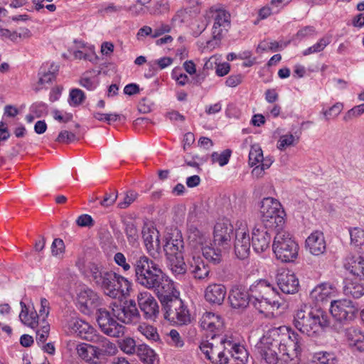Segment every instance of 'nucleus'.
I'll list each match as a JSON object with an SVG mask.
<instances>
[{
	"label": "nucleus",
	"instance_id": "f257e3e1",
	"mask_svg": "<svg viewBox=\"0 0 364 364\" xmlns=\"http://www.w3.org/2000/svg\"><path fill=\"white\" fill-rule=\"evenodd\" d=\"M132 263L135 282L143 287L153 290L159 299L173 289V282L164 272L159 264L144 255L135 257Z\"/></svg>",
	"mask_w": 364,
	"mask_h": 364
},
{
	"label": "nucleus",
	"instance_id": "f03ea898",
	"mask_svg": "<svg viewBox=\"0 0 364 364\" xmlns=\"http://www.w3.org/2000/svg\"><path fill=\"white\" fill-rule=\"evenodd\" d=\"M186 237L188 246L193 253H202L210 262L218 264L222 261V250L215 248L210 232L201 224L196 213L188 214L186 223Z\"/></svg>",
	"mask_w": 364,
	"mask_h": 364
},
{
	"label": "nucleus",
	"instance_id": "7ed1b4c3",
	"mask_svg": "<svg viewBox=\"0 0 364 364\" xmlns=\"http://www.w3.org/2000/svg\"><path fill=\"white\" fill-rule=\"evenodd\" d=\"M293 324L301 333L309 337H316L323 328L331 324L327 312L321 308H314L303 304L294 315Z\"/></svg>",
	"mask_w": 364,
	"mask_h": 364
},
{
	"label": "nucleus",
	"instance_id": "20e7f679",
	"mask_svg": "<svg viewBox=\"0 0 364 364\" xmlns=\"http://www.w3.org/2000/svg\"><path fill=\"white\" fill-rule=\"evenodd\" d=\"M88 273L90 279L112 298L128 294L132 288V283L128 279L95 264L89 265Z\"/></svg>",
	"mask_w": 364,
	"mask_h": 364
},
{
	"label": "nucleus",
	"instance_id": "39448f33",
	"mask_svg": "<svg viewBox=\"0 0 364 364\" xmlns=\"http://www.w3.org/2000/svg\"><path fill=\"white\" fill-rule=\"evenodd\" d=\"M180 293L174 287L170 294L159 299L164 311V318L176 325H187L191 321L189 310L179 298Z\"/></svg>",
	"mask_w": 364,
	"mask_h": 364
},
{
	"label": "nucleus",
	"instance_id": "423d86ee",
	"mask_svg": "<svg viewBox=\"0 0 364 364\" xmlns=\"http://www.w3.org/2000/svg\"><path fill=\"white\" fill-rule=\"evenodd\" d=\"M279 339V351L282 354V360L286 364L291 361H298L301 351L302 342L300 336L291 328L281 326L276 329Z\"/></svg>",
	"mask_w": 364,
	"mask_h": 364
},
{
	"label": "nucleus",
	"instance_id": "0eeeda50",
	"mask_svg": "<svg viewBox=\"0 0 364 364\" xmlns=\"http://www.w3.org/2000/svg\"><path fill=\"white\" fill-rule=\"evenodd\" d=\"M260 213L261 223L259 225L275 233L282 231L286 213L277 200L272 198H264L261 202Z\"/></svg>",
	"mask_w": 364,
	"mask_h": 364
},
{
	"label": "nucleus",
	"instance_id": "6e6552de",
	"mask_svg": "<svg viewBox=\"0 0 364 364\" xmlns=\"http://www.w3.org/2000/svg\"><path fill=\"white\" fill-rule=\"evenodd\" d=\"M249 291L252 304L260 313H264L269 306L279 307V301L276 300L278 294L277 289L267 280L256 281L250 286Z\"/></svg>",
	"mask_w": 364,
	"mask_h": 364
},
{
	"label": "nucleus",
	"instance_id": "1a4fd4ad",
	"mask_svg": "<svg viewBox=\"0 0 364 364\" xmlns=\"http://www.w3.org/2000/svg\"><path fill=\"white\" fill-rule=\"evenodd\" d=\"M299 248V245L289 232L282 231L276 233L272 250L278 260L282 262H294L298 257Z\"/></svg>",
	"mask_w": 364,
	"mask_h": 364
},
{
	"label": "nucleus",
	"instance_id": "9d476101",
	"mask_svg": "<svg viewBox=\"0 0 364 364\" xmlns=\"http://www.w3.org/2000/svg\"><path fill=\"white\" fill-rule=\"evenodd\" d=\"M113 316L120 322L131 325L137 323L141 318L135 301L130 299L122 303L114 301L110 304Z\"/></svg>",
	"mask_w": 364,
	"mask_h": 364
},
{
	"label": "nucleus",
	"instance_id": "9b49d317",
	"mask_svg": "<svg viewBox=\"0 0 364 364\" xmlns=\"http://www.w3.org/2000/svg\"><path fill=\"white\" fill-rule=\"evenodd\" d=\"M330 312L338 322L348 323L353 321L358 314V308L349 299L331 301Z\"/></svg>",
	"mask_w": 364,
	"mask_h": 364
},
{
	"label": "nucleus",
	"instance_id": "f8f14e48",
	"mask_svg": "<svg viewBox=\"0 0 364 364\" xmlns=\"http://www.w3.org/2000/svg\"><path fill=\"white\" fill-rule=\"evenodd\" d=\"M230 28V14L225 10L216 9L212 28L213 38L207 41V47L213 49L218 46Z\"/></svg>",
	"mask_w": 364,
	"mask_h": 364
},
{
	"label": "nucleus",
	"instance_id": "ddd939ff",
	"mask_svg": "<svg viewBox=\"0 0 364 364\" xmlns=\"http://www.w3.org/2000/svg\"><path fill=\"white\" fill-rule=\"evenodd\" d=\"M96 315L99 327L105 334L116 338L124 335L125 327L112 317L108 310L100 308L97 309Z\"/></svg>",
	"mask_w": 364,
	"mask_h": 364
},
{
	"label": "nucleus",
	"instance_id": "4468645a",
	"mask_svg": "<svg viewBox=\"0 0 364 364\" xmlns=\"http://www.w3.org/2000/svg\"><path fill=\"white\" fill-rule=\"evenodd\" d=\"M200 326L206 331V338L215 340L223 333L224 322L220 315L212 312H205L200 319Z\"/></svg>",
	"mask_w": 364,
	"mask_h": 364
},
{
	"label": "nucleus",
	"instance_id": "2eb2a0df",
	"mask_svg": "<svg viewBox=\"0 0 364 364\" xmlns=\"http://www.w3.org/2000/svg\"><path fill=\"white\" fill-rule=\"evenodd\" d=\"M233 234V226L228 220L218 222L214 227L213 246L215 248L226 249Z\"/></svg>",
	"mask_w": 364,
	"mask_h": 364
},
{
	"label": "nucleus",
	"instance_id": "dca6fc26",
	"mask_svg": "<svg viewBox=\"0 0 364 364\" xmlns=\"http://www.w3.org/2000/svg\"><path fill=\"white\" fill-rule=\"evenodd\" d=\"M137 303L147 320L155 321L159 314V306L156 299L149 292H140L137 295Z\"/></svg>",
	"mask_w": 364,
	"mask_h": 364
},
{
	"label": "nucleus",
	"instance_id": "f3484780",
	"mask_svg": "<svg viewBox=\"0 0 364 364\" xmlns=\"http://www.w3.org/2000/svg\"><path fill=\"white\" fill-rule=\"evenodd\" d=\"M200 253H191L187 259L188 271L196 279L207 280L210 276V269L206 264Z\"/></svg>",
	"mask_w": 364,
	"mask_h": 364
},
{
	"label": "nucleus",
	"instance_id": "a211bd4d",
	"mask_svg": "<svg viewBox=\"0 0 364 364\" xmlns=\"http://www.w3.org/2000/svg\"><path fill=\"white\" fill-rule=\"evenodd\" d=\"M272 232L264 226L255 225L252 233V245L256 252L262 253L269 247Z\"/></svg>",
	"mask_w": 364,
	"mask_h": 364
},
{
	"label": "nucleus",
	"instance_id": "6ab92c4d",
	"mask_svg": "<svg viewBox=\"0 0 364 364\" xmlns=\"http://www.w3.org/2000/svg\"><path fill=\"white\" fill-rule=\"evenodd\" d=\"M228 299L233 309H245L252 299L250 291H246L242 287L235 286L230 291Z\"/></svg>",
	"mask_w": 364,
	"mask_h": 364
},
{
	"label": "nucleus",
	"instance_id": "aec40b11",
	"mask_svg": "<svg viewBox=\"0 0 364 364\" xmlns=\"http://www.w3.org/2000/svg\"><path fill=\"white\" fill-rule=\"evenodd\" d=\"M277 282L281 291L287 294H293L298 291L299 280L290 271L284 270L277 275Z\"/></svg>",
	"mask_w": 364,
	"mask_h": 364
},
{
	"label": "nucleus",
	"instance_id": "412c9836",
	"mask_svg": "<svg viewBox=\"0 0 364 364\" xmlns=\"http://www.w3.org/2000/svg\"><path fill=\"white\" fill-rule=\"evenodd\" d=\"M250 252V237L245 229H239L235 232V252L237 258H247Z\"/></svg>",
	"mask_w": 364,
	"mask_h": 364
},
{
	"label": "nucleus",
	"instance_id": "4be33fe9",
	"mask_svg": "<svg viewBox=\"0 0 364 364\" xmlns=\"http://www.w3.org/2000/svg\"><path fill=\"white\" fill-rule=\"evenodd\" d=\"M183 250L184 242L180 231L177 230L175 235L172 233L171 236L166 238L164 250L167 257L183 255Z\"/></svg>",
	"mask_w": 364,
	"mask_h": 364
},
{
	"label": "nucleus",
	"instance_id": "5701e85b",
	"mask_svg": "<svg viewBox=\"0 0 364 364\" xmlns=\"http://www.w3.org/2000/svg\"><path fill=\"white\" fill-rule=\"evenodd\" d=\"M59 71V65L52 63L50 64H43L38 70L39 77L38 85L34 88L36 92L39 91L42 87L41 85L51 83L55 80Z\"/></svg>",
	"mask_w": 364,
	"mask_h": 364
},
{
	"label": "nucleus",
	"instance_id": "b1692460",
	"mask_svg": "<svg viewBox=\"0 0 364 364\" xmlns=\"http://www.w3.org/2000/svg\"><path fill=\"white\" fill-rule=\"evenodd\" d=\"M227 293L226 287L222 284H209L205 289V299L210 304L221 305Z\"/></svg>",
	"mask_w": 364,
	"mask_h": 364
},
{
	"label": "nucleus",
	"instance_id": "393cba45",
	"mask_svg": "<svg viewBox=\"0 0 364 364\" xmlns=\"http://www.w3.org/2000/svg\"><path fill=\"white\" fill-rule=\"evenodd\" d=\"M306 246L309 252L316 256L323 254L326 251V242L322 232L315 231L306 240Z\"/></svg>",
	"mask_w": 364,
	"mask_h": 364
},
{
	"label": "nucleus",
	"instance_id": "a878e982",
	"mask_svg": "<svg viewBox=\"0 0 364 364\" xmlns=\"http://www.w3.org/2000/svg\"><path fill=\"white\" fill-rule=\"evenodd\" d=\"M95 350H96L97 359L104 355H114L117 350L115 344L102 336H95L92 339Z\"/></svg>",
	"mask_w": 364,
	"mask_h": 364
},
{
	"label": "nucleus",
	"instance_id": "bb28decb",
	"mask_svg": "<svg viewBox=\"0 0 364 364\" xmlns=\"http://www.w3.org/2000/svg\"><path fill=\"white\" fill-rule=\"evenodd\" d=\"M345 268L352 274L364 279V258L361 256H350L346 258Z\"/></svg>",
	"mask_w": 364,
	"mask_h": 364
},
{
	"label": "nucleus",
	"instance_id": "cd10ccee",
	"mask_svg": "<svg viewBox=\"0 0 364 364\" xmlns=\"http://www.w3.org/2000/svg\"><path fill=\"white\" fill-rule=\"evenodd\" d=\"M348 345L359 351H364V333L360 329L351 327L346 331Z\"/></svg>",
	"mask_w": 364,
	"mask_h": 364
},
{
	"label": "nucleus",
	"instance_id": "c85d7f7f",
	"mask_svg": "<svg viewBox=\"0 0 364 364\" xmlns=\"http://www.w3.org/2000/svg\"><path fill=\"white\" fill-rule=\"evenodd\" d=\"M142 238L146 250L151 253L152 251H157L160 248V240L159 232L150 228L144 229L141 232Z\"/></svg>",
	"mask_w": 364,
	"mask_h": 364
},
{
	"label": "nucleus",
	"instance_id": "c756f323",
	"mask_svg": "<svg viewBox=\"0 0 364 364\" xmlns=\"http://www.w3.org/2000/svg\"><path fill=\"white\" fill-rule=\"evenodd\" d=\"M77 300L81 307H84L87 311L95 308L99 304V296L91 289L81 291L78 294Z\"/></svg>",
	"mask_w": 364,
	"mask_h": 364
},
{
	"label": "nucleus",
	"instance_id": "7c9ffc66",
	"mask_svg": "<svg viewBox=\"0 0 364 364\" xmlns=\"http://www.w3.org/2000/svg\"><path fill=\"white\" fill-rule=\"evenodd\" d=\"M343 294L354 299H359L364 295V285L356 279H347L343 287Z\"/></svg>",
	"mask_w": 364,
	"mask_h": 364
},
{
	"label": "nucleus",
	"instance_id": "2f4dec72",
	"mask_svg": "<svg viewBox=\"0 0 364 364\" xmlns=\"http://www.w3.org/2000/svg\"><path fill=\"white\" fill-rule=\"evenodd\" d=\"M169 260V268L175 276L183 275L188 271V264L183 261V255L167 257Z\"/></svg>",
	"mask_w": 364,
	"mask_h": 364
},
{
	"label": "nucleus",
	"instance_id": "473e14b6",
	"mask_svg": "<svg viewBox=\"0 0 364 364\" xmlns=\"http://www.w3.org/2000/svg\"><path fill=\"white\" fill-rule=\"evenodd\" d=\"M136 354L144 364H156L158 362L154 350L146 344L139 345Z\"/></svg>",
	"mask_w": 364,
	"mask_h": 364
},
{
	"label": "nucleus",
	"instance_id": "72a5a7b5",
	"mask_svg": "<svg viewBox=\"0 0 364 364\" xmlns=\"http://www.w3.org/2000/svg\"><path fill=\"white\" fill-rule=\"evenodd\" d=\"M332 293V285L329 283H322L317 285L310 293L311 299L316 301L323 302Z\"/></svg>",
	"mask_w": 364,
	"mask_h": 364
},
{
	"label": "nucleus",
	"instance_id": "f704fd0d",
	"mask_svg": "<svg viewBox=\"0 0 364 364\" xmlns=\"http://www.w3.org/2000/svg\"><path fill=\"white\" fill-rule=\"evenodd\" d=\"M20 305L21 307V311L19 314V318L21 321L28 326L31 327L32 328H35L38 321V315L36 311L31 312L30 314V318H27V306L23 301L20 302Z\"/></svg>",
	"mask_w": 364,
	"mask_h": 364
},
{
	"label": "nucleus",
	"instance_id": "c9c22d12",
	"mask_svg": "<svg viewBox=\"0 0 364 364\" xmlns=\"http://www.w3.org/2000/svg\"><path fill=\"white\" fill-rule=\"evenodd\" d=\"M76 350L78 355L87 362H92L95 358H97L96 350L93 345L82 343L77 346Z\"/></svg>",
	"mask_w": 364,
	"mask_h": 364
},
{
	"label": "nucleus",
	"instance_id": "e433bc0d",
	"mask_svg": "<svg viewBox=\"0 0 364 364\" xmlns=\"http://www.w3.org/2000/svg\"><path fill=\"white\" fill-rule=\"evenodd\" d=\"M200 349L205 355V358L211 362L213 361L215 358L218 355V352L221 350L220 346H215V344L213 342H210L209 340L203 341L200 343Z\"/></svg>",
	"mask_w": 364,
	"mask_h": 364
},
{
	"label": "nucleus",
	"instance_id": "4c0bfd02",
	"mask_svg": "<svg viewBox=\"0 0 364 364\" xmlns=\"http://www.w3.org/2000/svg\"><path fill=\"white\" fill-rule=\"evenodd\" d=\"M124 225L128 242L133 246L135 245L139 237L136 225L133 221H125Z\"/></svg>",
	"mask_w": 364,
	"mask_h": 364
},
{
	"label": "nucleus",
	"instance_id": "58836bf2",
	"mask_svg": "<svg viewBox=\"0 0 364 364\" xmlns=\"http://www.w3.org/2000/svg\"><path fill=\"white\" fill-rule=\"evenodd\" d=\"M70 328L73 333L85 339H87V333L89 330H92L89 323L82 320L71 321Z\"/></svg>",
	"mask_w": 364,
	"mask_h": 364
},
{
	"label": "nucleus",
	"instance_id": "ea45409f",
	"mask_svg": "<svg viewBox=\"0 0 364 364\" xmlns=\"http://www.w3.org/2000/svg\"><path fill=\"white\" fill-rule=\"evenodd\" d=\"M313 362L316 364H336V358L333 353L321 351L314 353Z\"/></svg>",
	"mask_w": 364,
	"mask_h": 364
},
{
	"label": "nucleus",
	"instance_id": "a19ab883",
	"mask_svg": "<svg viewBox=\"0 0 364 364\" xmlns=\"http://www.w3.org/2000/svg\"><path fill=\"white\" fill-rule=\"evenodd\" d=\"M351 244L355 247H360L364 253V230L360 228H354L350 230Z\"/></svg>",
	"mask_w": 364,
	"mask_h": 364
},
{
	"label": "nucleus",
	"instance_id": "79ce46f5",
	"mask_svg": "<svg viewBox=\"0 0 364 364\" xmlns=\"http://www.w3.org/2000/svg\"><path fill=\"white\" fill-rule=\"evenodd\" d=\"M331 43V38L325 36L321 38L314 46L308 48L303 51L304 55H308L312 53H318L324 50V48Z\"/></svg>",
	"mask_w": 364,
	"mask_h": 364
},
{
	"label": "nucleus",
	"instance_id": "37998d69",
	"mask_svg": "<svg viewBox=\"0 0 364 364\" xmlns=\"http://www.w3.org/2000/svg\"><path fill=\"white\" fill-rule=\"evenodd\" d=\"M138 331L143 334L146 338L156 341L159 339V336L156 328L153 326L141 323L138 326Z\"/></svg>",
	"mask_w": 364,
	"mask_h": 364
},
{
	"label": "nucleus",
	"instance_id": "c03bdc74",
	"mask_svg": "<svg viewBox=\"0 0 364 364\" xmlns=\"http://www.w3.org/2000/svg\"><path fill=\"white\" fill-rule=\"evenodd\" d=\"M119 346L124 353L131 355L136 353L138 346L133 338L127 337L119 342Z\"/></svg>",
	"mask_w": 364,
	"mask_h": 364
},
{
	"label": "nucleus",
	"instance_id": "a18cd8bd",
	"mask_svg": "<svg viewBox=\"0 0 364 364\" xmlns=\"http://www.w3.org/2000/svg\"><path fill=\"white\" fill-rule=\"evenodd\" d=\"M262 159L263 152L261 147L257 144L252 145L249 153V165L250 166L257 165Z\"/></svg>",
	"mask_w": 364,
	"mask_h": 364
},
{
	"label": "nucleus",
	"instance_id": "49530a36",
	"mask_svg": "<svg viewBox=\"0 0 364 364\" xmlns=\"http://www.w3.org/2000/svg\"><path fill=\"white\" fill-rule=\"evenodd\" d=\"M85 99L83 91L78 88L72 89L69 94V104L73 107L81 105Z\"/></svg>",
	"mask_w": 364,
	"mask_h": 364
},
{
	"label": "nucleus",
	"instance_id": "de8ad7c7",
	"mask_svg": "<svg viewBox=\"0 0 364 364\" xmlns=\"http://www.w3.org/2000/svg\"><path fill=\"white\" fill-rule=\"evenodd\" d=\"M232 151L230 149H225L222 153L213 152L211 154V159L213 163H218L220 166L226 165L231 156Z\"/></svg>",
	"mask_w": 364,
	"mask_h": 364
},
{
	"label": "nucleus",
	"instance_id": "09e8293b",
	"mask_svg": "<svg viewBox=\"0 0 364 364\" xmlns=\"http://www.w3.org/2000/svg\"><path fill=\"white\" fill-rule=\"evenodd\" d=\"M230 357L240 361L242 363H245L248 359L247 351L243 346L237 343L230 354Z\"/></svg>",
	"mask_w": 364,
	"mask_h": 364
},
{
	"label": "nucleus",
	"instance_id": "8fccbe9b",
	"mask_svg": "<svg viewBox=\"0 0 364 364\" xmlns=\"http://www.w3.org/2000/svg\"><path fill=\"white\" fill-rule=\"evenodd\" d=\"M298 141L299 138L296 139L291 134L282 135L278 141L277 148L279 150H284L287 146H294Z\"/></svg>",
	"mask_w": 364,
	"mask_h": 364
},
{
	"label": "nucleus",
	"instance_id": "3c124183",
	"mask_svg": "<svg viewBox=\"0 0 364 364\" xmlns=\"http://www.w3.org/2000/svg\"><path fill=\"white\" fill-rule=\"evenodd\" d=\"M237 343L235 342L232 340V336L222 337L220 340V349L223 351L226 352L228 354H231L232 351L235 348V346L237 345Z\"/></svg>",
	"mask_w": 364,
	"mask_h": 364
},
{
	"label": "nucleus",
	"instance_id": "603ef678",
	"mask_svg": "<svg viewBox=\"0 0 364 364\" xmlns=\"http://www.w3.org/2000/svg\"><path fill=\"white\" fill-rule=\"evenodd\" d=\"M138 193L133 190H129L126 193L123 201L119 202L117 205L120 209H125L128 208L138 197Z\"/></svg>",
	"mask_w": 364,
	"mask_h": 364
},
{
	"label": "nucleus",
	"instance_id": "864d4df0",
	"mask_svg": "<svg viewBox=\"0 0 364 364\" xmlns=\"http://www.w3.org/2000/svg\"><path fill=\"white\" fill-rule=\"evenodd\" d=\"M364 113V103L355 106L352 109H349L346 114L343 116V120L348 122L353 118L358 117Z\"/></svg>",
	"mask_w": 364,
	"mask_h": 364
},
{
	"label": "nucleus",
	"instance_id": "5fc2aeb1",
	"mask_svg": "<svg viewBox=\"0 0 364 364\" xmlns=\"http://www.w3.org/2000/svg\"><path fill=\"white\" fill-rule=\"evenodd\" d=\"M343 105L341 102H336L332 107H331L328 109L324 110L323 112V114L324 115L326 120H328L330 118L336 117L343 110Z\"/></svg>",
	"mask_w": 364,
	"mask_h": 364
},
{
	"label": "nucleus",
	"instance_id": "6e6d98bb",
	"mask_svg": "<svg viewBox=\"0 0 364 364\" xmlns=\"http://www.w3.org/2000/svg\"><path fill=\"white\" fill-rule=\"evenodd\" d=\"M114 262L121 267L124 272H128L131 269L132 267L127 262L126 257L122 252H117L114 256Z\"/></svg>",
	"mask_w": 364,
	"mask_h": 364
},
{
	"label": "nucleus",
	"instance_id": "4d7b16f0",
	"mask_svg": "<svg viewBox=\"0 0 364 364\" xmlns=\"http://www.w3.org/2000/svg\"><path fill=\"white\" fill-rule=\"evenodd\" d=\"M75 139L76 135L74 133L67 130H63L59 133L55 141L58 143L69 144L74 141Z\"/></svg>",
	"mask_w": 364,
	"mask_h": 364
},
{
	"label": "nucleus",
	"instance_id": "13d9d810",
	"mask_svg": "<svg viewBox=\"0 0 364 364\" xmlns=\"http://www.w3.org/2000/svg\"><path fill=\"white\" fill-rule=\"evenodd\" d=\"M31 110L35 114L36 117H41L48 113V106L43 102H36L31 107Z\"/></svg>",
	"mask_w": 364,
	"mask_h": 364
},
{
	"label": "nucleus",
	"instance_id": "bf43d9fd",
	"mask_svg": "<svg viewBox=\"0 0 364 364\" xmlns=\"http://www.w3.org/2000/svg\"><path fill=\"white\" fill-rule=\"evenodd\" d=\"M50 326L46 323L43 326L40 330L36 331V342L38 344H43L47 340L49 336Z\"/></svg>",
	"mask_w": 364,
	"mask_h": 364
},
{
	"label": "nucleus",
	"instance_id": "052dcab7",
	"mask_svg": "<svg viewBox=\"0 0 364 364\" xmlns=\"http://www.w3.org/2000/svg\"><path fill=\"white\" fill-rule=\"evenodd\" d=\"M317 34V32L316 31V28L312 26H306L304 28L299 29L298 32L296 33V37L299 39H303L306 37H311L316 36Z\"/></svg>",
	"mask_w": 364,
	"mask_h": 364
},
{
	"label": "nucleus",
	"instance_id": "680f3d73",
	"mask_svg": "<svg viewBox=\"0 0 364 364\" xmlns=\"http://www.w3.org/2000/svg\"><path fill=\"white\" fill-rule=\"evenodd\" d=\"M80 84L88 90H93L97 87L98 82L95 78H90L85 75L81 77Z\"/></svg>",
	"mask_w": 364,
	"mask_h": 364
},
{
	"label": "nucleus",
	"instance_id": "e2e57ef3",
	"mask_svg": "<svg viewBox=\"0 0 364 364\" xmlns=\"http://www.w3.org/2000/svg\"><path fill=\"white\" fill-rule=\"evenodd\" d=\"M65 250V245L63 240L60 238L54 239L51 245V252L53 255L58 256L62 254Z\"/></svg>",
	"mask_w": 364,
	"mask_h": 364
},
{
	"label": "nucleus",
	"instance_id": "0e129e2a",
	"mask_svg": "<svg viewBox=\"0 0 364 364\" xmlns=\"http://www.w3.org/2000/svg\"><path fill=\"white\" fill-rule=\"evenodd\" d=\"M118 191H115L114 193H106L103 200L100 202V205L104 207H109L112 205L117 199Z\"/></svg>",
	"mask_w": 364,
	"mask_h": 364
},
{
	"label": "nucleus",
	"instance_id": "69168bd1",
	"mask_svg": "<svg viewBox=\"0 0 364 364\" xmlns=\"http://www.w3.org/2000/svg\"><path fill=\"white\" fill-rule=\"evenodd\" d=\"M76 223L80 227H90L93 226L94 220L90 215L83 214L77 218Z\"/></svg>",
	"mask_w": 364,
	"mask_h": 364
},
{
	"label": "nucleus",
	"instance_id": "338daca9",
	"mask_svg": "<svg viewBox=\"0 0 364 364\" xmlns=\"http://www.w3.org/2000/svg\"><path fill=\"white\" fill-rule=\"evenodd\" d=\"M50 303L46 298L41 299V308L39 309V314L45 320L50 313Z\"/></svg>",
	"mask_w": 364,
	"mask_h": 364
},
{
	"label": "nucleus",
	"instance_id": "774afa93",
	"mask_svg": "<svg viewBox=\"0 0 364 364\" xmlns=\"http://www.w3.org/2000/svg\"><path fill=\"white\" fill-rule=\"evenodd\" d=\"M230 357V354L220 350L212 363L213 364H228Z\"/></svg>",
	"mask_w": 364,
	"mask_h": 364
}]
</instances>
